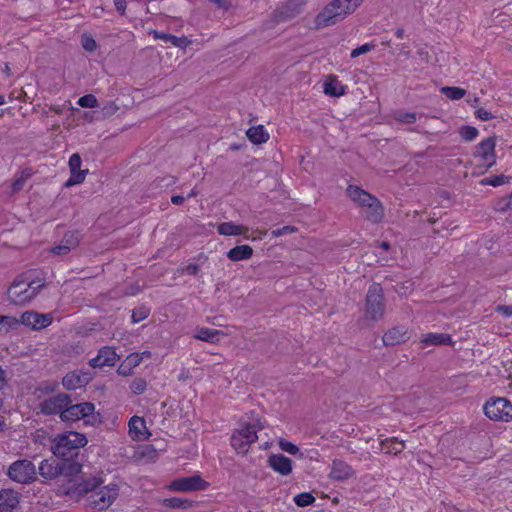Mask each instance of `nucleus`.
<instances>
[{
  "label": "nucleus",
  "mask_w": 512,
  "mask_h": 512,
  "mask_svg": "<svg viewBox=\"0 0 512 512\" xmlns=\"http://www.w3.org/2000/svg\"><path fill=\"white\" fill-rule=\"evenodd\" d=\"M364 0H332L315 17L316 29L332 26L353 13Z\"/></svg>",
  "instance_id": "f257e3e1"
},
{
  "label": "nucleus",
  "mask_w": 512,
  "mask_h": 512,
  "mask_svg": "<svg viewBox=\"0 0 512 512\" xmlns=\"http://www.w3.org/2000/svg\"><path fill=\"white\" fill-rule=\"evenodd\" d=\"M350 199L362 209L366 220L371 223H380L384 217V208L381 202L369 192L356 185H349L346 190Z\"/></svg>",
  "instance_id": "f03ea898"
},
{
  "label": "nucleus",
  "mask_w": 512,
  "mask_h": 512,
  "mask_svg": "<svg viewBox=\"0 0 512 512\" xmlns=\"http://www.w3.org/2000/svg\"><path fill=\"white\" fill-rule=\"evenodd\" d=\"M87 438L84 434L69 431L58 435L54 440L52 451L57 458H78L80 449L87 444Z\"/></svg>",
  "instance_id": "7ed1b4c3"
},
{
  "label": "nucleus",
  "mask_w": 512,
  "mask_h": 512,
  "mask_svg": "<svg viewBox=\"0 0 512 512\" xmlns=\"http://www.w3.org/2000/svg\"><path fill=\"white\" fill-rule=\"evenodd\" d=\"M385 311L383 288L378 283L370 285L365 302V317L373 321L382 319Z\"/></svg>",
  "instance_id": "20e7f679"
},
{
  "label": "nucleus",
  "mask_w": 512,
  "mask_h": 512,
  "mask_svg": "<svg viewBox=\"0 0 512 512\" xmlns=\"http://www.w3.org/2000/svg\"><path fill=\"white\" fill-rule=\"evenodd\" d=\"M7 475L12 481L29 484L36 480L37 470L30 460L22 459L13 462L9 466Z\"/></svg>",
  "instance_id": "39448f33"
},
{
  "label": "nucleus",
  "mask_w": 512,
  "mask_h": 512,
  "mask_svg": "<svg viewBox=\"0 0 512 512\" xmlns=\"http://www.w3.org/2000/svg\"><path fill=\"white\" fill-rule=\"evenodd\" d=\"M118 486L115 484L107 485L92 491L87 497V505L95 510H104L108 508L118 496Z\"/></svg>",
  "instance_id": "423d86ee"
},
{
  "label": "nucleus",
  "mask_w": 512,
  "mask_h": 512,
  "mask_svg": "<svg viewBox=\"0 0 512 512\" xmlns=\"http://www.w3.org/2000/svg\"><path fill=\"white\" fill-rule=\"evenodd\" d=\"M484 413L491 420H512V404L506 398H492L484 405Z\"/></svg>",
  "instance_id": "0eeeda50"
},
{
  "label": "nucleus",
  "mask_w": 512,
  "mask_h": 512,
  "mask_svg": "<svg viewBox=\"0 0 512 512\" xmlns=\"http://www.w3.org/2000/svg\"><path fill=\"white\" fill-rule=\"evenodd\" d=\"M495 137H488L474 148L473 156L480 158L482 165L489 169L496 164Z\"/></svg>",
  "instance_id": "6e6552de"
},
{
  "label": "nucleus",
  "mask_w": 512,
  "mask_h": 512,
  "mask_svg": "<svg viewBox=\"0 0 512 512\" xmlns=\"http://www.w3.org/2000/svg\"><path fill=\"white\" fill-rule=\"evenodd\" d=\"M73 402L71 396L66 393H59L53 397L47 398L39 404V408L44 415L60 414L66 406Z\"/></svg>",
  "instance_id": "1a4fd4ad"
},
{
  "label": "nucleus",
  "mask_w": 512,
  "mask_h": 512,
  "mask_svg": "<svg viewBox=\"0 0 512 512\" xmlns=\"http://www.w3.org/2000/svg\"><path fill=\"white\" fill-rule=\"evenodd\" d=\"M95 410V405L91 402H83L77 404H69L66 409L62 411L60 419L63 422H74L80 419H84L86 416L92 414Z\"/></svg>",
  "instance_id": "9d476101"
},
{
  "label": "nucleus",
  "mask_w": 512,
  "mask_h": 512,
  "mask_svg": "<svg viewBox=\"0 0 512 512\" xmlns=\"http://www.w3.org/2000/svg\"><path fill=\"white\" fill-rule=\"evenodd\" d=\"M8 297L16 305H24L34 298V292L26 286V281L16 279L8 289Z\"/></svg>",
  "instance_id": "9b49d317"
},
{
  "label": "nucleus",
  "mask_w": 512,
  "mask_h": 512,
  "mask_svg": "<svg viewBox=\"0 0 512 512\" xmlns=\"http://www.w3.org/2000/svg\"><path fill=\"white\" fill-rule=\"evenodd\" d=\"M207 486L208 483L199 475L175 479L170 485L172 490L180 492L204 490Z\"/></svg>",
  "instance_id": "f8f14e48"
},
{
  "label": "nucleus",
  "mask_w": 512,
  "mask_h": 512,
  "mask_svg": "<svg viewBox=\"0 0 512 512\" xmlns=\"http://www.w3.org/2000/svg\"><path fill=\"white\" fill-rule=\"evenodd\" d=\"M306 4V0H288L284 5L278 8L275 13V19L278 22H286L298 16Z\"/></svg>",
  "instance_id": "ddd939ff"
},
{
  "label": "nucleus",
  "mask_w": 512,
  "mask_h": 512,
  "mask_svg": "<svg viewBox=\"0 0 512 512\" xmlns=\"http://www.w3.org/2000/svg\"><path fill=\"white\" fill-rule=\"evenodd\" d=\"M92 380L88 371L74 370L67 373L62 379V385L68 390H76L85 387Z\"/></svg>",
  "instance_id": "4468645a"
},
{
  "label": "nucleus",
  "mask_w": 512,
  "mask_h": 512,
  "mask_svg": "<svg viewBox=\"0 0 512 512\" xmlns=\"http://www.w3.org/2000/svg\"><path fill=\"white\" fill-rule=\"evenodd\" d=\"M81 241V235L78 231H68L64 234L61 242L51 248V252L56 255H66L71 250L77 248Z\"/></svg>",
  "instance_id": "2eb2a0df"
},
{
  "label": "nucleus",
  "mask_w": 512,
  "mask_h": 512,
  "mask_svg": "<svg viewBox=\"0 0 512 512\" xmlns=\"http://www.w3.org/2000/svg\"><path fill=\"white\" fill-rule=\"evenodd\" d=\"M52 322L49 314H40L35 311H26L21 315V324L34 330L46 328Z\"/></svg>",
  "instance_id": "dca6fc26"
},
{
  "label": "nucleus",
  "mask_w": 512,
  "mask_h": 512,
  "mask_svg": "<svg viewBox=\"0 0 512 512\" xmlns=\"http://www.w3.org/2000/svg\"><path fill=\"white\" fill-rule=\"evenodd\" d=\"M119 360L116 351L109 346L102 347L96 357L89 361L92 368H102L104 366H114Z\"/></svg>",
  "instance_id": "f3484780"
},
{
  "label": "nucleus",
  "mask_w": 512,
  "mask_h": 512,
  "mask_svg": "<svg viewBox=\"0 0 512 512\" xmlns=\"http://www.w3.org/2000/svg\"><path fill=\"white\" fill-rule=\"evenodd\" d=\"M82 159L78 153L71 155L69 159V168L71 176L65 183L66 187L80 184L85 180L88 170H81Z\"/></svg>",
  "instance_id": "a211bd4d"
},
{
  "label": "nucleus",
  "mask_w": 512,
  "mask_h": 512,
  "mask_svg": "<svg viewBox=\"0 0 512 512\" xmlns=\"http://www.w3.org/2000/svg\"><path fill=\"white\" fill-rule=\"evenodd\" d=\"M355 475L353 468L344 460L335 459L332 462L329 478L335 481H344Z\"/></svg>",
  "instance_id": "6ab92c4d"
},
{
  "label": "nucleus",
  "mask_w": 512,
  "mask_h": 512,
  "mask_svg": "<svg viewBox=\"0 0 512 512\" xmlns=\"http://www.w3.org/2000/svg\"><path fill=\"white\" fill-rule=\"evenodd\" d=\"M38 473L45 480H54L61 476L59 458L44 459L39 465Z\"/></svg>",
  "instance_id": "aec40b11"
},
{
  "label": "nucleus",
  "mask_w": 512,
  "mask_h": 512,
  "mask_svg": "<svg viewBox=\"0 0 512 512\" xmlns=\"http://www.w3.org/2000/svg\"><path fill=\"white\" fill-rule=\"evenodd\" d=\"M408 330L404 326H396L388 330L382 337L385 346H395L409 339Z\"/></svg>",
  "instance_id": "412c9836"
},
{
  "label": "nucleus",
  "mask_w": 512,
  "mask_h": 512,
  "mask_svg": "<svg viewBox=\"0 0 512 512\" xmlns=\"http://www.w3.org/2000/svg\"><path fill=\"white\" fill-rule=\"evenodd\" d=\"M268 465L281 475H289L292 472V460L283 454H272L268 458Z\"/></svg>",
  "instance_id": "4be33fe9"
},
{
  "label": "nucleus",
  "mask_w": 512,
  "mask_h": 512,
  "mask_svg": "<svg viewBox=\"0 0 512 512\" xmlns=\"http://www.w3.org/2000/svg\"><path fill=\"white\" fill-rule=\"evenodd\" d=\"M19 504L18 493L12 489L0 491V512H14Z\"/></svg>",
  "instance_id": "5701e85b"
},
{
  "label": "nucleus",
  "mask_w": 512,
  "mask_h": 512,
  "mask_svg": "<svg viewBox=\"0 0 512 512\" xmlns=\"http://www.w3.org/2000/svg\"><path fill=\"white\" fill-rule=\"evenodd\" d=\"M129 434L134 440H143L146 439V434L148 431L146 429V424L143 418L138 416H133L129 421Z\"/></svg>",
  "instance_id": "b1692460"
},
{
  "label": "nucleus",
  "mask_w": 512,
  "mask_h": 512,
  "mask_svg": "<svg viewBox=\"0 0 512 512\" xmlns=\"http://www.w3.org/2000/svg\"><path fill=\"white\" fill-rule=\"evenodd\" d=\"M61 476L73 477L81 472V463L77 458H59Z\"/></svg>",
  "instance_id": "393cba45"
},
{
  "label": "nucleus",
  "mask_w": 512,
  "mask_h": 512,
  "mask_svg": "<svg viewBox=\"0 0 512 512\" xmlns=\"http://www.w3.org/2000/svg\"><path fill=\"white\" fill-rule=\"evenodd\" d=\"M324 93L330 97H340L345 94V86H343L334 75H328L324 85Z\"/></svg>",
  "instance_id": "a878e982"
},
{
  "label": "nucleus",
  "mask_w": 512,
  "mask_h": 512,
  "mask_svg": "<svg viewBox=\"0 0 512 512\" xmlns=\"http://www.w3.org/2000/svg\"><path fill=\"white\" fill-rule=\"evenodd\" d=\"M253 249L249 245H238L227 252V257L233 262L250 259Z\"/></svg>",
  "instance_id": "bb28decb"
},
{
  "label": "nucleus",
  "mask_w": 512,
  "mask_h": 512,
  "mask_svg": "<svg viewBox=\"0 0 512 512\" xmlns=\"http://www.w3.org/2000/svg\"><path fill=\"white\" fill-rule=\"evenodd\" d=\"M421 342L424 346L453 344L451 335L446 333H428L424 336Z\"/></svg>",
  "instance_id": "cd10ccee"
},
{
  "label": "nucleus",
  "mask_w": 512,
  "mask_h": 512,
  "mask_svg": "<svg viewBox=\"0 0 512 512\" xmlns=\"http://www.w3.org/2000/svg\"><path fill=\"white\" fill-rule=\"evenodd\" d=\"M102 478L100 477H89L87 479H82L80 483L77 484L76 491L79 495L92 493V491H97L99 486L102 484Z\"/></svg>",
  "instance_id": "c85d7f7f"
},
{
  "label": "nucleus",
  "mask_w": 512,
  "mask_h": 512,
  "mask_svg": "<svg viewBox=\"0 0 512 512\" xmlns=\"http://www.w3.org/2000/svg\"><path fill=\"white\" fill-rule=\"evenodd\" d=\"M246 134L248 139L254 144H262L269 139V134L266 132L263 125L249 128Z\"/></svg>",
  "instance_id": "c756f323"
},
{
  "label": "nucleus",
  "mask_w": 512,
  "mask_h": 512,
  "mask_svg": "<svg viewBox=\"0 0 512 512\" xmlns=\"http://www.w3.org/2000/svg\"><path fill=\"white\" fill-rule=\"evenodd\" d=\"M263 427L261 425H258V427L255 424L247 423L242 428L236 430L235 432L238 433L240 436H244L247 438L245 439L246 443H249L250 445L257 441V431L258 429H262Z\"/></svg>",
  "instance_id": "7c9ffc66"
},
{
  "label": "nucleus",
  "mask_w": 512,
  "mask_h": 512,
  "mask_svg": "<svg viewBox=\"0 0 512 512\" xmlns=\"http://www.w3.org/2000/svg\"><path fill=\"white\" fill-rule=\"evenodd\" d=\"M247 228L241 225H236L233 222H223L218 225L217 231L220 235L236 236L241 235Z\"/></svg>",
  "instance_id": "2f4dec72"
},
{
  "label": "nucleus",
  "mask_w": 512,
  "mask_h": 512,
  "mask_svg": "<svg viewBox=\"0 0 512 512\" xmlns=\"http://www.w3.org/2000/svg\"><path fill=\"white\" fill-rule=\"evenodd\" d=\"M220 335H223V332L220 330L202 327L197 329L195 338L208 343H215Z\"/></svg>",
  "instance_id": "473e14b6"
},
{
  "label": "nucleus",
  "mask_w": 512,
  "mask_h": 512,
  "mask_svg": "<svg viewBox=\"0 0 512 512\" xmlns=\"http://www.w3.org/2000/svg\"><path fill=\"white\" fill-rule=\"evenodd\" d=\"M381 446L388 454H398L405 448L404 441H399L397 438L385 439L381 441Z\"/></svg>",
  "instance_id": "72a5a7b5"
},
{
  "label": "nucleus",
  "mask_w": 512,
  "mask_h": 512,
  "mask_svg": "<svg viewBox=\"0 0 512 512\" xmlns=\"http://www.w3.org/2000/svg\"><path fill=\"white\" fill-rule=\"evenodd\" d=\"M192 501L186 498L171 497L163 500V505L173 509H186L192 506Z\"/></svg>",
  "instance_id": "f704fd0d"
},
{
  "label": "nucleus",
  "mask_w": 512,
  "mask_h": 512,
  "mask_svg": "<svg viewBox=\"0 0 512 512\" xmlns=\"http://www.w3.org/2000/svg\"><path fill=\"white\" fill-rule=\"evenodd\" d=\"M244 438V436H240L236 432L231 436V445L237 453L246 454L249 450L250 444L246 443Z\"/></svg>",
  "instance_id": "c9c22d12"
},
{
  "label": "nucleus",
  "mask_w": 512,
  "mask_h": 512,
  "mask_svg": "<svg viewBox=\"0 0 512 512\" xmlns=\"http://www.w3.org/2000/svg\"><path fill=\"white\" fill-rule=\"evenodd\" d=\"M441 93L451 100H459L466 95V90L460 87L444 86Z\"/></svg>",
  "instance_id": "e433bc0d"
},
{
  "label": "nucleus",
  "mask_w": 512,
  "mask_h": 512,
  "mask_svg": "<svg viewBox=\"0 0 512 512\" xmlns=\"http://www.w3.org/2000/svg\"><path fill=\"white\" fill-rule=\"evenodd\" d=\"M315 497L309 493V492H303L300 494H297L294 497V502L299 507H306L308 505H311L315 502Z\"/></svg>",
  "instance_id": "4c0bfd02"
},
{
  "label": "nucleus",
  "mask_w": 512,
  "mask_h": 512,
  "mask_svg": "<svg viewBox=\"0 0 512 512\" xmlns=\"http://www.w3.org/2000/svg\"><path fill=\"white\" fill-rule=\"evenodd\" d=\"M459 134L464 141L471 142L478 136V130L473 126L465 125L459 129Z\"/></svg>",
  "instance_id": "58836bf2"
},
{
  "label": "nucleus",
  "mask_w": 512,
  "mask_h": 512,
  "mask_svg": "<svg viewBox=\"0 0 512 512\" xmlns=\"http://www.w3.org/2000/svg\"><path fill=\"white\" fill-rule=\"evenodd\" d=\"M508 180H509V177L501 174V175H497V176L484 178L481 180L480 183L482 185H491V186L497 187V186L503 185L504 183L508 182Z\"/></svg>",
  "instance_id": "ea45409f"
},
{
  "label": "nucleus",
  "mask_w": 512,
  "mask_h": 512,
  "mask_svg": "<svg viewBox=\"0 0 512 512\" xmlns=\"http://www.w3.org/2000/svg\"><path fill=\"white\" fill-rule=\"evenodd\" d=\"M150 314L149 308L145 306H141L133 309L131 319L133 323H138L144 319H146Z\"/></svg>",
  "instance_id": "a19ab883"
},
{
  "label": "nucleus",
  "mask_w": 512,
  "mask_h": 512,
  "mask_svg": "<svg viewBox=\"0 0 512 512\" xmlns=\"http://www.w3.org/2000/svg\"><path fill=\"white\" fill-rule=\"evenodd\" d=\"M146 388H147V382L143 378H135L130 384V389H131L132 393L135 395H140V394L144 393Z\"/></svg>",
  "instance_id": "79ce46f5"
},
{
  "label": "nucleus",
  "mask_w": 512,
  "mask_h": 512,
  "mask_svg": "<svg viewBox=\"0 0 512 512\" xmlns=\"http://www.w3.org/2000/svg\"><path fill=\"white\" fill-rule=\"evenodd\" d=\"M0 324L7 327V329H15L21 324V319L18 320L13 316L0 315Z\"/></svg>",
  "instance_id": "37998d69"
},
{
  "label": "nucleus",
  "mask_w": 512,
  "mask_h": 512,
  "mask_svg": "<svg viewBox=\"0 0 512 512\" xmlns=\"http://www.w3.org/2000/svg\"><path fill=\"white\" fill-rule=\"evenodd\" d=\"M78 104L85 108H94L98 106L97 98L92 94H87L79 98Z\"/></svg>",
  "instance_id": "c03bdc74"
},
{
  "label": "nucleus",
  "mask_w": 512,
  "mask_h": 512,
  "mask_svg": "<svg viewBox=\"0 0 512 512\" xmlns=\"http://www.w3.org/2000/svg\"><path fill=\"white\" fill-rule=\"evenodd\" d=\"M376 47V45L374 43H365L355 49H353L350 53V57L352 59L360 56V55H363V54H366L368 52H370L371 50H373L374 48Z\"/></svg>",
  "instance_id": "a18cd8bd"
},
{
  "label": "nucleus",
  "mask_w": 512,
  "mask_h": 512,
  "mask_svg": "<svg viewBox=\"0 0 512 512\" xmlns=\"http://www.w3.org/2000/svg\"><path fill=\"white\" fill-rule=\"evenodd\" d=\"M81 44L86 51L92 52L96 49L97 44L91 35L83 34L81 37Z\"/></svg>",
  "instance_id": "49530a36"
},
{
  "label": "nucleus",
  "mask_w": 512,
  "mask_h": 512,
  "mask_svg": "<svg viewBox=\"0 0 512 512\" xmlns=\"http://www.w3.org/2000/svg\"><path fill=\"white\" fill-rule=\"evenodd\" d=\"M495 209L500 212H505L509 209H512V194L508 197H504L498 200L495 205Z\"/></svg>",
  "instance_id": "de8ad7c7"
},
{
  "label": "nucleus",
  "mask_w": 512,
  "mask_h": 512,
  "mask_svg": "<svg viewBox=\"0 0 512 512\" xmlns=\"http://www.w3.org/2000/svg\"><path fill=\"white\" fill-rule=\"evenodd\" d=\"M279 447L283 451H285V452H287V453H289L291 455H296L299 452V447L297 445H295L292 442L287 441L285 439H281L279 441Z\"/></svg>",
  "instance_id": "09e8293b"
},
{
  "label": "nucleus",
  "mask_w": 512,
  "mask_h": 512,
  "mask_svg": "<svg viewBox=\"0 0 512 512\" xmlns=\"http://www.w3.org/2000/svg\"><path fill=\"white\" fill-rule=\"evenodd\" d=\"M395 118L400 122L412 124L416 121V114L412 112H398Z\"/></svg>",
  "instance_id": "8fccbe9b"
},
{
  "label": "nucleus",
  "mask_w": 512,
  "mask_h": 512,
  "mask_svg": "<svg viewBox=\"0 0 512 512\" xmlns=\"http://www.w3.org/2000/svg\"><path fill=\"white\" fill-rule=\"evenodd\" d=\"M297 231V228L291 225L283 226L282 228H277L272 230L271 234L274 237H280L286 234H292Z\"/></svg>",
  "instance_id": "3c124183"
},
{
  "label": "nucleus",
  "mask_w": 512,
  "mask_h": 512,
  "mask_svg": "<svg viewBox=\"0 0 512 512\" xmlns=\"http://www.w3.org/2000/svg\"><path fill=\"white\" fill-rule=\"evenodd\" d=\"M103 422L102 416L100 413H95L94 411L89 416H86L84 418V424L85 425H92L96 426Z\"/></svg>",
  "instance_id": "603ef678"
},
{
  "label": "nucleus",
  "mask_w": 512,
  "mask_h": 512,
  "mask_svg": "<svg viewBox=\"0 0 512 512\" xmlns=\"http://www.w3.org/2000/svg\"><path fill=\"white\" fill-rule=\"evenodd\" d=\"M123 362L133 369L142 362V355L139 353H132Z\"/></svg>",
  "instance_id": "864d4df0"
},
{
  "label": "nucleus",
  "mask_w": 512,
  "mask_h": 512,
  "mask_svg": "<svg viewBox=\"0 0 512 512\" xmlns=\"http://www.w3.org/2000/svg\"><path fill=\"white\" fill-rule=\"evenodd\" d=\"M45 283L41 280H30L26 282V286L30 289L31 292H34V297L38 294L40 289L44 287Z\"/></svg>",
  "instance_id": "5fc2aeb1"
},
{
  "label": "nucleus",
  "mask_w": 512,
  "mask_h": 512,
  "mask_svg": "<svg viewBox=\"0 0 512 512\" xmlns=\"http://www.w3.org/2000/svg\"><path fill=\"white\" fill-rule=\"evenodd\" d=\"M153 34L156 39H160L165 43H170V41H176V36L169 33H164L155 30Z\"/></svg>",
  "instance_id": "6e6d98bb"
},
{
  "label": "nucleus",
  "mask_w": 512,
  "mask_h": 512,
  "mask_svg": "<svg viewBox=\"0 0 512 512\" xmlns=\"http://www.w3.org/2000/svg\"><path fill=\"white\" fill-rule=\"evenodd\" d=\"M475 116L482 121H488L494 118V115L484 108L477 109L475 111Z\"/></svg>",
  "instance_id": "4d7b16f0"
},
{
  "label": "nucleus",
  "mask_w": 512,
  "mask_h": 512,
  "mask_svg": "<svg viewBox=\"0 0 512 512\" xmlns=\"http://www.w3.org/2000/svg\"><path fill=\"white\" fill-rule=\"evenodd\" d=\"M495 310L499 313H502L507 318L512 317L511 305H498Z\"/></svg>",
  "instance_id": "13d9d810"
},
{
  "label": "nucleus",
  "mask_w": 512,
  "mask_h": 512,
  "mask_svg": "<svg viewBox=\"0 0 512 512\" xmlns=\"http://www.w3.org/2000/svg\"><path fill=\"white\" fill-rule=\"evenodd\" d=\"M170 43L175 47L185 48L191 42H190V40H188L187 37H177L176 36V41H170Z\"/></svg>",
  "instance_id": "bf43d9fd"
},
{
  "label": "nucleus",
  "mask_w": 512,
  "mask_h": 512,
  "mask_svg": "<svg viewBox=\"0 0 512 512\" xmlns=\"http://www.w3.org/2000/svg\"><path fill=\"white\" fill-rule=\"evenodd\" d=\"M132 370L133 369L130 366H128L125 362H122L118 367L117 372L119 375L129 376L132 374Z\"/></svg>",
  "instance_id": "052dcab7"
},
{
  "label": "nucleus",
  "mask_w": 512,
  "mask_h": 512,
  "mask_svg": "<svg viewBox=\"0 0 512 512\" xmlns=\"http://www.w3.org/2000/svg\"><path fill=\"white\" fill-rule=\"evenodd\" d=\"M24 183H25V179L23 177H20V178H17L16 180H14L11 185L12 192L16 193V192L20 191L23 188Z\"/></svg>",
  "instance_id": "680f3d73"
},
{
  "label": "nucleus",
  "mask_w": 512,
  "mask_h": 512,
  "mask_svg": "<svg viewBox=\"0 0 512 512\" xmlns=\"http://www.w3.org/2000/svg\"><path fill=\"white\" fill-rule=\"evenodd\" d=\"M185 271L189 275H197L200 271V266L195 263H190L186 266Z\"/></svg>",
  "instance_id": "e2e57ef3"
},
{
  "label": "nucleus",
  "mask_w": 512,
  "mask_h": 512,
  "mask_svg": "<svg viewBox=\"0 0 512 512\" xmlns=\"http://www.w3.org/2000/svg\"><path fill=\"white\" fill-rule=\"evenodd\" d=\"M116 10L120 14H124L126 10V0H114Z\"/></svg>",
  "instance_id": "0e129e2a"
},
{
  "label": "nucleus",
  "mask_w": 512,
  "mask_h": 512,
  "mask_svg": "<svg viewBox=\"0 0 512 512\" xmlns=\"http://www.w3.org/2000/svg\"><path fill=\"white\" fill-rule=\"evenodd\" d=\"M7 384L8 381L6 371L0 367V391L4 389V387L7 386Z\"/></svg>",
  "instance_id": "69168bd1"
},
{
  "label": "nucleus",
  "mask_w": 512,
  "mask_h": 512,
  "mask_svg": "<svg viewBox=\"0 0 512 512\" xmlns=\"http://www.w3.org/2000/svg\"><path fill=\"white\" fill-rule=\"evenodd\" d=\"M185 201V198L182 195H174L171 197V202L174 205H181Z\"/></svg>",
  "instance_id": "338daca9"
},
{
  "label": "nucleus",
  "mask_w": 512,
  "mask_h": 512,
  "mask_svg": "<svg viewBox=\"0 0 512 512\" xmlns=\"http://www.w3.org/2000/svg\"><path fill=\"white\" fill-rule=\"evenodd\" d=\"M6 420L4 416L0 415V432L4 431L6 429Z\"/></svg>",
  "instance_id": "774afa93"
}]
</instances>
